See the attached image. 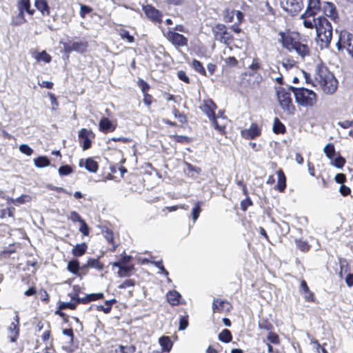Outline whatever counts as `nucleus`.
Returning <instances> with one entry per match:
<instances>
[{
    "mask_svg": "<svg viewBox=\"0 0 353 353\" xmlns=\"http://www.w3.org/2000/svg\"><path fill=\"white\" fill-rule=\"evenodd\" d=\"M314 86H319L326 94L334 93L338 87V81L334 74L325 66H317L315 70Z\"/></svg>",
    "mask_w": 353,
    "mask_h": 353,
    "instance_id": "nucleus-1",
    "label": "nucleus"
},
{
    "mask_svg": "<svg viewBox=\"0 0 353 353\" xmlns=\"http://www.w3.org/2000/svg\"><path fill=\"white\" fill-rule=\"evenodd\" d=\"M216 108V105L211 99L203 101L200 106V109L210 119L214 128L221 134H224L225 132L227 119L223 115V113L221 112H219L215 116L214 111Z\"/></svg>",
    "mask_w": 353,
    "mask_h": 353,
    "instance_id": "nucleus-2",
    "label": "nucleus"
},
{
    "mask_svg": "<svg viewBox=\"0 0 353 353\" xmlns=\"http://www.w3.org/2000/svg\"><path fill=\"white\" fill-rule=\"evenodd\" d=\"M279 35V42H281L283 47L289 52H295L301 59L310 54V48L308 46L293 38L291 34L280 32Z\"/></svg>",
    "mask_w": 353,
    "mask_h": 353,
    "instance_id": "nucleus-3",
    "label": "nucleus"
},
{
    "mask_svg": "<svg viewBox=\"0 0 353 353\" xmlns=\"http://www.w3.org/2000/svg\"><path fill=\"white\" fill-rule=\"evenodd\" d=\"M316 30L318 39L321 41V46L327 47L332 37V27L327 18L318 16Z\"/></svg>",
    "mask_w": 353,
    "mask_h": 353,
    "instance_id": "nucleus-4",
    "label": "nucleus"
},
{
    "mask_svg": "<svg viewBox=\"0 0 353 353\" xmlns=\"http://www.w3.org/2000/svg\"><path fill=\"white\" fill-rule=\"evenodd\" d=\"M293 88V87L288 88L278 87L276 88L277 100L281 108L285 112L290 115L294 114L296 110L291 97Z\"/></svg>",
    "mask_w": 353,
    "mask_h": 353,
    "instance_id": "nucleus-5",
    "label": "nucleus"
},
{
    "mask_svg": "<svg viewBox=\"0 0 353 353\" xmlns=\"http://www.w3.org/2000/svg\"><path fill=\"white\" fill-rule=\"evenodd\" d=\"M296 102L303 107H312L316 102V94L312 90L301 88H293Z\"/></svg>",
    "mask_w": 353,
    "mask_h": 353,
    "instance_id": "nucleus-6",
    "label": "nucleus"
},
{
    "mask_svg": "<svg viewBox=\"0 0 353 353\" xmlns=\"http://www.w3.org/2000/svg\"><path fill=\"white\" fill-rule=\"evenodd\" d=\"M339 50H345L353 59V34L350 32L343 30L339 35L336 43Z\"/></svg>",
    "mask_w": 353,
    "mask_h": 353,
    "instance_id": "nucleus-7",
    "label": "nucleus"
},
{
    "mask_svg": "<svg viewBox=\"0 0 353 353\" xmlns=\"http://www.w3.org/2000/svg\"><path fill=\"white\" fill-rule=\"evenodd\" d=\"M281 7L292 15L299 12L303 8V0H280Z\"/></svg>",
    "mask_w": 353,
    "mask_h": 353,
    "instance_id": "nucleus-8",
    "label": "nucleus"
},
{
    "mask_svg": "<svg viewBox=\"0 0 353 353\" xmlns=\"http://www.w3.org/2000/svg\"><path fill=\"white\" fill-rule=\"evenodd\" d=\"M213 31L216 40L227 45L230 44L232 37L230 33L227 31L225 26L218 24L215 26Z\"/></svg>",
    "mask_w": 353,
    "mask_h": 353,
    "instance_id": "nucleus-9",
    "label": "nucleus"
},
{
    "mask_svg": "<svg viewBox=\"0 0 353 353\" xmlns=\"http://www.w3.org/2000/svg\"><path fill=\"white\" fill-rule=\"evenodd\" d=\"M165 37L174 46H186L188 45V39L186 37L172 30H168L165 34Z\"/></svg>",
    "mask_w": 353,
    "mask_h": 353,
    "instance_id": "nucleus-10",
    "label": "nucleus"
},
{
    "mask_svg": "<svg viewBox=\"0 0 353 353\" xmlns=\"http://www.w3.org/2000/svg\"><path fill=\"white\" fill-rule=\"evenodd\" d=\"M143 10L145 15L152 21L161 23L162 19V14L155 8L150 5H147L143 7Z\"/></svg>",
    "mask_w": 353,
    "mask_h": 353,
    "instance_id": "nucleus-11",
    "label": "nucleus"
},
{
    "mask_svg": "<svg viewBox=\"0 0 353 353\" xmlns=\"http://www.w3.org/2000/svg\"><path fill=\"white\" fill-rule=\"evenodd\" d=\"M241 134L245 139H254L261 134V128L256 123H253L248 129L243 130Z\"/></svg>",
    "mask_w": 353,
    "mask_h": 353,
    "instance_id": "nucleus-12",
    "label": "nucleus"
},
{
    "mask_svg": "<svg viewBox=\"0 0 353 353\" xmlns=\"http://www.w3.org/2000/svg\"><path fill=\"white\" fill-rule=\"evenodd\" d=\"M231 305L225 300L220 299H214L212 303V310L214 312H225L230 311Z\"/></svg>",
    "mask_w": 353,
    "mask_h": 353,
    "instance_id": "nucleus-13",
    "label": "nucleus"
},
{
    "mask_svg": "<svg viewBox=\"0 0 353 353\" xmlns=\"http://www.w3.org/2000/svg\"><path fill=\"white\" fill-rule=\"evenodd\" d=\"M91 134V131L85 128L81 129L79 132V141L82 143L83 150L88 149L91 146V141L90 139V135Z\"/></svg>",
    "mask_w": 353,
    "mask_h": 353,
    "instance_id": "nucleus-14",
    "label": "nucleus"
},
{
    "mask_svg": "<svg viewBox=\"0 0 353 353\" xmlns=\"http://www.w3.org/2000/svg\"><path fill=\"white\" fill-rule=\"evenodd\" d=\"M317 14L311 13L307 14V12L302 15V19L303 20V25L305 27L307 28H316V24L317 23L318 17H315Z\"/></svg>",
    "mask_w": 353,
    "mask_h": 353,
    "instance_id": "nucleus-15",
    "label": "nucleus"
},
{
    "mask_svg": "<svg viewBox=\"0 0 353 353\" xmlns=\"http://www.w3.org/2000/svg\"><path fill=\"white\" fill-rule=\"evenodd\" d=\"M99 128L101 132L105 133L112 132L115 130V126L112 121L106 117H103L100 120Z\"/></svg>",
    "mask_w": 353,
    "mask_h": 353,
    "instance_id": "nucleus-16",
    "label": "nucleus"
},
{
    "mask_svg": "<svg viewBox=\"0 0 353 353\" xmlns=\"http://www.w3.org/2000/svg\"><path fill=\"white\" fill-rule=\"evenodd\" d=\"M79 166H85L87 170L91 172H96L98 170V164L91 158H88L86 160L81 159L79 161Z\"/></svg>",
    "mask_w": 353,
    "mask_h": 353,
    "instance_id": "nucleus-17",
    "label": "nucleus"
},
{
    "mask_svg": "<svg viewBox=\"0 0 353 353\" xmlns=\"http://www.w3.org/2000/svg\"><path fill=\"white\" fill-rule=\"evenodd\" d=\"M323 12L325 15L334 19L337 17L336 8L334 4L325 2L323 6Z\"/></svg>",
    "mask_w": 353,
    "mask_h": 353,
    "instance_id": "nucleus-18",
    "label": "nucleus"
},
{
    "mask_svg": "<svg viewBox=\"0 0 353 353\" xmlns=\"http://www.w3.org/2000/svg\"><path fill=\"white\" fill-rule=\"evenodd\" d=\"M15 322H12L8 327V332L14 330V335L10 336V340L12 342H15L19 336V316L16 315L14 317Z\"/></svg>",
    "mask_w": 353,
    "mask_h": 353,
    "instance_id": "nucleus-19",
    "label": "nucleus"
},
{
    "mask_svg": "<svg viewBox=\"0 0 353 353\" xmlns=\"http://www.w3.org/2000/svg\"><path fill=\"white\" fill-rule=\"evenodd\" d=\"M300 292L304 294V298L306 301H314V294L311 291H310L309 288L304 280L301 282Z\"/></svg>",
    "mask_w": 353,
    "mask_h": 353,
    "instance_id": "nucleus-20",
    "label": "nucleus"
},
{
    "mask_svg": "<svg viewBox=\"0 0 353 353\" xmlns=\"http://www.w3.org/2000/svg\"><path fill=\"white\" fill-rule=\"evenodd\" d=\"M321 9V2L320 0H308L307 8L305 12H307V14L311 13L317 14L318 12H320Z\"/></svg>",
    "mask_w": 353,
    "mask_h": 353,
    "instance_id": "nucleus-21",
    "label": "nucleus"
},
{
    "mask_svg": "<svg viewBox=\"0 0 353 353\" xmlns=\"http://www.w3.org/2000/svg\"><path fill=\"white\" fill-rule=\"evenodd\" d=\"M35 7L41 11L43 15L50 14V8L46 0H36Z\"/></svg>",
    "mask_w": 353,
    "mask_h": 353,
    "instance_id": "nucleus-22",
    "label": "nucleus"
},
{
    "mask_svg": "<svg viewBox=\"0 0 353 353\" xmlns=\"http://www.w3.org/2000/svg\"><path fill=\"white\" fill-rule=\"evenodd\" d=\"M159 342L163 352H170L172 347L173 343L168 336H161L159 338Z\"/></svg>",
    "mask_w": 353,
    "mask_h": 353,
    "instance_id": "nucleus-23",
    "label": "nucleus"
},
{
    "mask_svg": "<svg viewBox=\"0 0 353 353\" xmlns=\"http://www.w3.org/2000/svg\"><path fill=\"white\" fill-rule=\"evenodd\" d=\"M278 182L276 185L277 190L283 192L286 187V178L281 170L277 171Z\"/></svg>",
    "mask_w": 353,
    "mask_h": 353,
    "instance_id": "nucleus-24",
    "label": "nucleus"
},
{
    "mask_svg": "<svg viewBox=\"0 0 353 353\" xmlns=\"http://www.w3.org/2000/svg\"><path fill=\"white\" fill-rule=\"evenodd\" d=\"M87 245L85 243L77 244L72 250V253L75 256H81L87 250Z\"/></svg>",
    "mask_w": 353,
    "mask_h": 353,
    "instance_id": "nucleus-25",
    "label": "nucleus"
},
{
    "mask_svg": "<svg viewBox=\"0 0 353 353\" xmlns=\"http://www.w3.org/2000/svg\"><path fill=\"white\" fill-rule=\"evenodd\" d=\"M19 10H26L29 14H33L34 10H30V0H19L17 3Z\"/></svg>",
    "mask_w": 353,
    "mask_h": 353,
    "instance_id": "nucleus-26",
    "label": "nucleus"
},
{
    "mask_svg": "<svg viewBox=\"0 0 353 353\" xmlns=\"http://www.w3.org/2000/svg\"><path fill=\"white\" fill-rule=\"evenodd\" d=\"M181 295L176 291H170L167 294L168 301L172 305H176L179 303Z\"/></svg>",
    "mask_w": 353,
    "mask_h": 353,
    "instance_id": "nucleus-27",
    "label": "nucleus"
},
{
    "mask_svg": "<svg viewBox=\"0 0 353 353\" xmlns=\"http://www.w3.org/2000/svg\"><path fill=\"white\" fill-rule=\"evenodd\" d=\"M34 59L37 61H44L45 63H50L51 61L52 57L48 54L45 50H43L41 52H37L34 54Z\"/></svg>",
    "mask_w": 353,
    "mask_h": 353,
    "instance_id": "nucleus-28",
    "label": "nucleus"
},
{
    "mask_svg": "<svg viewBox=\"0 0 353 353\" xmlns=\"http://www.w3.org/2000/svg\"><path fill=\"white\" fill-rule=\"evenodd\" d=\"M273 131L276 134H283L285 132V125L279 121L278 118H275L274 120Z\"/></svg>",
    "mask_w": 353,
    "mask_h": 353,
    "instance_id": "nucleus-29",
    "label": "nucleus"
},
{
    "mask_svg": "<svg viewBox=\"0 0 353 353\" xmlns=\"http://www.w3.org/2000/svg\"><path fill=\"white\" fill-rule=\"evenodd\" d=\"M74 51H77L80 53H83L86 51L88 48V43L85 41H77L72 43Z\"/></svg>",
    "mask_w": 353,
    "mask_h": 353,
    "instance_id": "nucleus-30",
    "label": "nucleus"
},
{
    "mask_svg": "<svg viewBox=\"0 0 353 353\" xmlns=\"http://www.w3.org/2000/svg\"><path fill=\"white\" fill-rule=\"evenodd\" d=\"M34 162L37 168H45L50 165V161L46 157H39L34 159Z\"/></svg>",
    "mask_w": 353,
    "mask_h": 353,
    "instance_id": "nucleus-31",
    "label": "nucleus"
},
{
    "mask_svg": "<svg viewBox=\"0 0 353 353\" xmlns=\"http://www.w3.org/2000/svg\"><path fill=\"white\" fill-rule=\"evenodd\" d=\"M232 336L230 330L224 329L219 334V339L224 343H229L232 341Z\"/></svg>",
    "mask_w": 353,
    "mask_h": 353,
    "instance_id": "nucleus-32",
    "label": "nucleus"
},
{
    "mask_svg": "<svg viewBox=\"0 0 353 353\" xmlns=\"http://www.w3.org/2000/svg\"><path fill=\"white\" fill-rule=\"evenodd\" d=\"M87 265L98 270H101L103 268V263H101L98 259H89L87 262Z\"/></svg>",
    "mask_w": 353,
    "mask_h": 353,
    "instance_id": "nucleus-33",
    "label": "nucleus"
},
{
    "mask_svg": "<svg viewBox=\"0 0 353 353\" xmlns=\"http://www.w3.org/2000/svg\"><path fill=\"white\" fill-rule=\"evenodd\" d=\"M323 152L329 159H332L335 153L334 145L332 143L327 144L323 148Z\"/></svg>",
    "mask_w": 353,
    "mask_h": 353,
    "instance_id": "nucleus-34",
    "label": "nucleus"
},
{
    "mask_svg": "<svg viewBox=\"0 0 353 353\" xmlns=\"http://www.w3.org/2000/svg\"><path fill=\"white\" fill-rule=\"evenodd\" d=\"M79 268V263L77 260H72L68 263V270L73 274H77Z\"/></svg>",
    "mask_w": 353,
    "mask_h": 353,
    "instance_id": "nucleus-35",
    "label": "nucleus"
},
{
    "mask_svg": "<svg viewBox=\"0 0 353 353\" xmlns=\"http://www.w3.org/2000/svg\"><path fill=\"white\" fill-rule=\"evenodd\" d=\"M32 197L28 194H23L14 199V205H19L31 201Z\"/></svg>",
    "mask_w": 353,
    "mask_h": 353,
    "instance_id": "nucleus-36",
    "label": "nucleus"
},
{
    "mask_svg": "<svg viewBox=\"0 0 353 353\" xmlns=\"http://www.w3.org/2000/svg\"><path fill=\"white\" fill-rule=\"evenodd\" d=\"M119 35L123 39H126L129 43H132L134 41V37L130 34L129 32L125 29L119 30Z\"/></svg>",
    "mask_w": 353,
    "mask_h": 353,
    "instance_id": "nucleus-37",
    "label": "nucleus"
},
{
    "mask_svg": "<svg viewBox=\"0 0 353 353\" xmlns=\"http://www.w3.org/2000/svg\"><path fill=\"white\" fill-rule=\"evenodd\" d=\"M192 65L196 71H197L198 72H199L202 74L205 75V70L204 68L203 67L202 63L199 61L194 60L192 61Z\"/></svg>",
    "mask_w": 353,
    "mask_h": 353,
    "instance_id": "nucleus-38",
    "label": "nucleus"
},
{
    "mask_svg": "<svg viewBox=\"0 0 353 353\" xmlns=\"http://www.w3.org/2000/svg\"><path fill=\"white\" fill-rule=\"evenodd\" d=\"M259 327L260 329L270 331L273 329V325L267 320H261L259 323Z\"/></svg>",
    "mask_w": 353,
    "mask_h": 353,
    "instance_id": "nucleus-39",
    "label": "nucleus"
},
{
    "mask_svg": "<svg viewBox=\"0 0 353 353\" xmlns=\"http://www.w3.org/2000/svg\"><path fill=\"white\" fill-rule=\"evenodd\" d=\"M19 150L23 154L28 156H31L33 153V150L27 144H21L19 146Z\"/></svg>",
    "mask_w": 353,
    "mask_h": 353,
    "instance_id": "nucleus-40",
    "label": "nucleus"
},
{
    "mask_svg": "<svg viewBox=\"0 0 353 353\" xmlns=\"http://www.w3.org/2000/svg\"><path fill=\"white\" fill-rule=\"evenodd\" d=\"M26 21L24 17V11L19 10L18 15L15 17L14 23L15 25H20Z\"/></svg>",
    "mask_w": 353,
    "mask_h": 353,
    "instance_id": "nucleus-41",
    "label": "nucleus"
},
{
    "mask_svg": "<svg viewBox=\"0 0 353 353\" xmlns=\"http://www.w3.org/2000/svg\"><path fill=\"white\" fill-rule=\"evenodd\" d=\"M268 340L274 344H279L280 343V340L279 336L274 332H269L268 335Z\"/></svg>",
    "mask_w": 353,
    "mask_h": 353,
    "instance_id": "nucleus-42",
    "label": "nucleus"
},
{
    "mask_svg": "<svg viewBox=\"0 0 353 353\" xmlns=\"http://www.w3.org/2000/svg\"><path fill=\"white\" fill-rule=\"evenodd\" d=\"M201 207L199 205V203H196V206L193 208L192 215V219L193 221L195 222L196 219H198L200 213H201Z\"/></svg>",
    "mask_w": 353,
    "mask_h": 353,
    "instance_id": "nucleus-43",
    "label": "nucleus"
},
{
    "mask_svg": "<svg viewBox=\"0 0 353 353\" xmlns=\"http://www.w3.org/2000/svg\"><path fill=\"white\" fill-rule=\"evenodd\" d=\"M80 223L79 231L85 236L89 234V228L86 223L83 220Z\"/></svg>",
    "mask_w": 353,
    "mask_h": 353,
    "instance_id": "nucleus-44",
    "label": "nucleus"
},
{
    "mask_svg": "<svg viewBox=\"0 0 353 353\" xmlns=\"http://www.w3.org/2000/svg\"><path fill=\"white\" fill-rule=\"evenodd\" d=\"M345 163V159L342 157H339L334 160L333 165L338 168H341Z\"/></svg>",
    "mask_w": 353,
    "mask_h": 353,
    "instance_id": "nucleus-45",
    "label": "nucleus"
},
{
    "mask_svg": "<svg viewBox=\"0 0 353 353\" xmlns=\"http://www.w3.org/2000/svg\"><path fill=\"white\" fill-rule=\"evenodd\" d=\"M77 303H70V302H63L59 305V309L64 310L67 308H70L72 310H74L76 308Z\"/></svg>",
    "mask_w": 353,
    "mask_h": 353,
    "instance_id": "nucleus-46",
    "label": "nucleus"
},
{
    "mask_svg": "<svg viewBox=\"0 0 353 353\" xmlns=\"http://www.w3.org/2000/svg\"><path fill=\"white\" fill-rule=\"evenodd\" d=\"M296 245L299 247L300 250H301L303 252H306L309 250V245L305 241L298 240L296 241Z\"/></svg>",
    "mask_w": 353,
    "mask_h": 353,
    "instance_id": "nucleus-47",
    "label": "nucleus"
},
{
    "mask_svg": "<svg viewBox=\"0 0 353 353\" xmlns=\"http://www.w3.org/2000/svg\"><path fill=\"white\" fill-rule=\"evenodd\" d=\"M72 172V168L69 165L61 166L59 169V173L61 175H68Z\"/></svg>",
    "mask_w": 353,
    "mask_h": 353,
    "instance_id": "nucleus-48",
    "label": "nucleus"
},
{
    "mask_svg": "<svg viewBox=\"0 0 353 353\" xmlns=\"http://www.w3.org/2000/svg\"><path fill=\"white\" fill-rule=\"evenodd\" d=\"M134 285V281L132 279H127L125 280L123 283H121L119 288L120 289H124L128 288H131Z\"/></svg>",
    "mask_w": 353,
    "mask_h": 353,
    "instance_id": "nucleus-49",
    "label": "nucleus"
},
{
    "mask_svg": "<svg viewBox=\"0 0 353 353\" xmlns=\"http://www.w3.org/2000/svg\"><path fill=\"white\" fill-rule=\"evenodd\" d=\"M152 264H154L156 267H157L162 273H163L166 276H168V272L165 269L163 265H162V261H152Z\"/></svg>",
    "mask_w": 353,
    "mask_h": 353,
    "instance_id": "nucleus-50",
    "label": "nucleus"
},
{
    "mask_svg": "<svg viewBox=\"0 0 353 353\" xmlns=\"http://www.w3.org/2000/svg\"><path fill=\"white\" fill-rule=\"evenodd\" d=\"M92 11V9L85 5H81V10H80V14L81 17L84 18L85 16L90 13Z\"/></svg>",
    "mask_w": 353,
    "mask_h": 353,
    "instance_id": "nucleus-51",
    "label": "nucleus"
},
{
    "mask_svg": "<svg viewBox=\"0 0 353 353\" xmlns=\"http://www.w3.org/2000/svg\"><path fill=\"white\" fill-rule=\"evenodd\" d=\"M188 325V317L182 316L180 319L179 321V330H185Z\"/></svg>",
    "mask_w": 353,
    "mask_h": 353,
    "instance_id": "nucleus-52",
    "label": "nucleus"
},
{
    "mask_svg": "<svg viewBox=\"0 0 353 353\" xmlns=\"http://www.w3.org/2000/svg\"><path fill=\"white\" fill-rule=\"evenodd\" d=\"M172 112L174 115V117L179 119L181 123L185 121V117L183 114L180 113L178 110L173 108Z\"/></svg>",
    "mask_w": 353,
    "mask_h": 353,
    "instance_id": "nucleus-53",
    "label": "nucleus"
},
{
    "mask_svg": "<svg viewBox=\"0 0 353 353\" xmlns=\"http://www.w3.org/2000/svg\"><path fill=\"white\" fill-rule=\"evenodd\" d=\"M14 208H8L7 209H4L1 211V217H4L6 214H7L10 217H14Z\"/></svg>",
    "mask_w": 353,
    "mask_h": 353,
    "instance_id": "nucleus-54",
    "label": "nucleus"
},
{
    "mask_svg": "<svg viewBox=\"0 0 353 353\" xmlns=\"http://www.w3.org/2000/svg\"><path fill=\"white\" fill-rule=\"evenodd\" d=\"M337 123L341 128L347 129L353 125V121L346 120L344 121H339Z\"/></svg>",
    "mask_w": 353,
    "mask_h": 353,
    "instance_id": "nucleus-55",
    "label": "nucleus"
},
{
    "mask_svg": "<svg viewBox=\"0 0 353 353\" xmlns=\"http://www.w3.org/2000/svg\"><path fill=\"white\" fill-rule=\"evenodd\" d=\"M233 13L234 14V17H236V21H234L235 23H241L243 19V14L239 10H233Z\"/></svg>",
    "mask_w": 353,
    "mask_h": 353,
    "instance_id": "nucleus-56",
    "label": "nucleus"
},
{
    "mask_svg": "<svg viewBox=\"0 0 353 353\" xmlns=\"http://www.w3.org/2000/svg\"><path fill=\"white\" fill-rule=\"evenodd\" d=\"M90 301H96L99 299H102L103 298V293H92L90 294H88Z\"/></svg>",
    "mask_w": 353,
    "mask_h": 353,
    "instance_id": "nucleus-57",
    "label": "nucleus"
},
{
    "mask_svg": "<svg viewBox=\"0 0 353 353\" xmlns=\"http://www.w3.org/2000/svg\"><path fill=\"white\" fill-rule=\"evenodd\" d=\"M70 219L73 221V222H76V221H78V222H81L83 221V219H81V217L80 216V215L73 211L70 213Z\"/></svg>",
    "mask_w": 353,
    "mask_h": 353,
    "instance_id": "nucleus-58",
    "label": "nucleus"
},
{
    "mask_svg": "<svg viewBox=\"0 0 353 353\" xmlns=\"http://www.w3.org/2000/svg\"><path fill=\"white\" fill-rule=\"evenodd\" d=\"M282 66L285 70H288L295 66V62L294 61L285 60L282 62Z\"/></svg>",
    "mask_w": 353,
    "mask_h": 353,
    "instance_id": "nucleus-59",
    "label": "nucleus"
},
{
    "mask_svg": "<svg viewBox=\"0 0 353 353\" xmlns=\"http://www.w3.org/2000/svg\"><path fill=\"white\" fill-rule=\"evenodd\" d=\"M179 79L185 83H189V78L186 75L185 72L183 70H179L177 73Z\"/></svg>",
    "mask_w": 353,
    "mask_h": 353,
    "instance_id": "nucleus-60",
    "label": "nucleus"
},
{
    "mask_svg": "<svg viewBox=\"0 0 353 353\" xmlns=\"http://www.w3.org/2000/svg\"><path fill=\"white\" fill-rule=\"evenodd\" d=\"M334 179H335V181H336V183H341V184L344 183L346 180L345 175L343 174H336Z\"/></svg>",
    "mask_w": 353,
    "mask_h": 353,
    "instance_id": "nucleus-61",
    "label": "nucleus"
},
{
    "mask_svg": "<svg viewBox=\"0 0 353 353\" xmlns=\"http://www.w3.org/2000/svg\"><path fill=\"white\" fill-rule=\"evenodd\" d=\"M139 85L141 87L143 92H146L150 88L149 85L145 81L141 79L139 81Z\"/></svg>",
    "mask_w": 353,
    "mask_h": 353,
    "instance_id": "nucleus-62",
    "label": "nucleus"
},
{
    "mask_svg": "<svg viewBox=\"0 0 353 353\" xmlns=\"http://www.w3.org/2000/svg\"><path fill=\"white\" fill-rule=\"evenodd\" d=\"M225 21L227 22H232V21H234V14L233 13V10L232 11H228L227 12V14L225 16Z\"/></svg>",
    "mask_w": 353,
    "mask_h": 353,
    "instance_id": "nucleus-63",
    "label": "nucleus"
},
{
    "mask_svg": "<svg viewBox=\"0 0 353 353\" xmlns=\"http://www.w3.org/2000/svg\"><path fill=\"white\" fill-rule=\"evenodd\" d=\"M340 192L342 195L347 196L350 193V189L343 185L340 187Z\"/></svg>",
    "mask_w": 353,
    "mask_h": 353,
    "instance_id": "nucleus-64",
    "label": "nucleus"
}]
</instances>
